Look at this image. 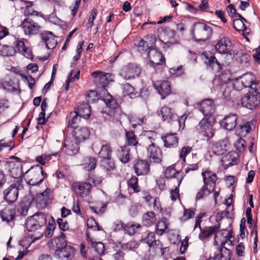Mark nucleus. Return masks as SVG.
I'll use <instances>...</instances> for the list:
<instances>
[{
	"instance_id": "1",
	"label": "nucleus",
	"mask_w": 260,
	"mask_h": 260,
	"mask_svg": "<svg viewBox=\"0 0 260 260\" xmlns=\"http://www.w3.org/2000/svg\"><path fill=\"white\" fill-rule=\"evenodd\" d=\"M191 34L196 42H205L211 38L213 34V29L206 23L197 22L192 26Z\"/></svg>"
},
{
	"instance_id": "2",
	"label": "nucleus",
	"mask_w": 260,
	"mask_h": 260,
	"mask_svg": "<svg viewBox=\"0 0 260 260\" xmlns=\"http://www.w3.org/2000/svg\"><path fill=\"white\" fill-rule=\"evenodd\" d=\"M215 121L214 116L204 118L196 126V129L199 134L207 137V140H209L212 138L214 135L213 124Z\"/></svg>"
},
{
	"instance_id": "3",
	"label": "nucleus",
	"mask_w": 260,
	"mask_h": 260,
	"mask_svg": "<svg viewBox=\"0 0 260 260\" xmlns=\"http://www.w3.org/2000/svg\"><path fill=\"white\" fill-rule=\"evenodd\" d=\"M46 222L45 215L42 213H38L27 217L25 225L28 232H34L43 227Z\"/></svg>"
},
{
	"instance_id": "4",
	"label": "nucleus",
	"mask_w": 260,
	"mask_h": 260,
	"mask_svg": "<svg viewBox=\"0 0 260 260\" xmlns=\"http://www.w3.org/2000/svg\"><path fill=\"white\" fill-rule=\"evenodd\" d=\"M29 173L30 178L27 181V184L30 185H37L41 184L47 174L43 171L42 167L37 165L31 167L25 174Z\"/></svg>"
},
{
	"instance_id": "5",
	"label": "nucleus",
	"mask_w": 260,
	"mask_h": 260,
	"mask_svg": "<svg viewBox=\"0 0 260 260\" xmlns=\"http://www.w3.org/2000/svg\"><path fill=\"white\" fill-rule=\"evenodd\" d=\"M23 188L22 180L17 179L14 183L6 189L3 192L4 199L9 203H14L18 199L19 190Z\"/></svg>"
},
{
	"instance_id": "6",
	"label": "nucleus",
	"mask_w": 260,
	"mask_h": 260,
	"mask_svg": "<svg viewBox=\"0 0 260 260\" xmlns=\"http://www.w3.org/2000/svg\"><path fill=\"white\" fill-rule=\"evenodd\" d=\"M152 40L151 46L150 47V51L148 52V56L150 58V63L152 67L155 66L161 65L165 61V58L161 52L157 50L155 46V38L152 35H149Z\"/></svg>"
},
{
	"instance_id": "7",
	"label": "nucleus",
	"mask_w": 260,
	"mask_h": 260,
	"mask_svg": "<svg viewBox=\"0 0 260 260\" xmlns=\"http://www.w3.org/2000/svg\"><path fill=\"white\" fill-rule=\"evenodd\" d=\"M102 100L104 102L107 107L109 108V110L108 111L106 110L104 112L118 120L120 118L121 114L120 111L118 109V105L116 100L109 93H107V95Z\"/></svg>"
},
{
	"instance_id": "8",
	"label": "nucleus",
	"mask_w": 260,
	"mask_h": 260,
	"mask_svg": "<svg viewBox=\"0 0 260 260\" xmlns=\"http://www.w3.org/2000/svg\"><path fill=\"white\" fill-rule=\"evenodd\" d=\"M241 104L243 107L249 109L255 108L260 105V93L250 89L242 98Z\"/></svg>"
},
{
	"instance_id": "9",
	"label": "nucleus",
	"mask_w": 260,
	"mask_h": 260,
	"mask_svg": "<svg viewBox=\"0 0 260 260\" xmlns=\"http://www.w3.org/2000/svg\"><path fill=\"white\" fill-rule=\"evenodd\" d=\"M141 70L136 64L129 63L121 69L119 75L125 80H127L139 76Z\"/></svg>"
},
{
	"instance_id": "10",
	"label": "nucleus",
	"mask_w": 260,
	"mask_h": 260,
	"mask_svg": "<svg viewBox=\"0 0 260 260\" xmlns=\"http://www.w3.org/2000/svg\"><path fill=\"white\" fill-rule=\"evenodd\" d=\"M240 77L245 85V88L248 87L251 90H255V92L260 93V81L256 80L253 73H246Z\"/></svg>"
},
{
	"instance_id": "11",
	"label": "nucleus",
	"mask_w": 260,
	"mask_h": 260,
	"mask_svg": "<svg viewBox=\"0 0 260 260\" xmlns=\"http://www.w3.org/2000/svg\"><path fill=\"white\" fill-rule=\"evenodd\" d=\"M21 26L23 28L25 35H32L38 34L41 26L36 22L29 18L24 19Z\"/></svg>"
},
{
	"instance_id": "12",
	"label": "nucleus",
	"mask_w": 260,
	"mask_h": 260,
	"mask_svg": "<svg viewBox=\"0 0 260 260\" xmlns=\"http://www.w3.org/2000/svg\"><path fill=\"white\" fill-rule=\"evenodd\" d=\"M51 199V192L50 189L47 188L44 192L36 195L35 202L37 206L40 209H44L48 205Z\"/></svg>"
},
{
	"instance_id": "13",
	"label": "nucleus",
	"mask_w": 260,
	"mask_h": 260,
	"mask_svg": "<svg viewBox=\"0 0 260 260\" xmlns=\"http://www.w3.org/2000/svg\"><path fill=\"white\" fill-rule=\"evenodd\" d=\"M215 49L219 53L221 54H229L230 55L233 53V47L232 42L226 37H222L219 40L215 45Z\"/></svg>"
},
{
	"instance_id": "14",
	"label": "nucleus",
	"mask_w": 260,
	"mask_h": 260,
	"mask_svg": "<svg viewBox=\"0 0 260 260\" xmlns=\"http://www.w3.org/2000/svg\"><path fill=\"white\" fill-rule=\"evenodd\" d=\"M215 104L211 99H206L203 101L200 105L199 110L204 115L205 118L208 116H213L212 114L215 112Z\"/></svg>"
},
{
	"instance_id": "15",
	"label": "nucleus",
	"mask_w": 260,
	"mask_h": 260,
	"mask_svg": "<svg viewBox=\"0 0 260 260\" xmlns=\"http://www.w3.org/2000/svg\"><path fill=\"white\" fill-rule=\"evenodd\" d=\"M75 250L71 245H68L61 250H55L54 255L55 257L61 260L73 259L74 257Z\"/></svg>"
},
{
	"instance_id": "16",
	"label": "nucleus",
	"mask_w": 260,
	"mask_h": 260,
	"mask_svg": "<svg viewBox=\"0 0 260 260\" xmlns=\"http://www.w3.org/2000/svg\"><path fill=\"white\" fill-rule=\"evenodd\" d=\"M153 86L161 96L162 99H165L171 92V85L168 81H156L154 83Z\"/></svg>"
},
{
	"instance_id": "17",
	"label": "nucleus",
	"mask_w": 260,
	"mask_h": 260,
	"mask_svg": "<svg viewBox=\"0 0 260 260\" xmlns=\"http://www.w3.org/2000/svg\"><path fill=\"white\" fill-rule=\"evenodd\" d=\"M73 187L76 193L81 197H84L89 193L92 185L89 182H76L73 183Z\"/></svg>"
},
{
	"instance_id": "18",
	"label": "nucleus",
	"mask_w": 260,
	"mask_h": 260,
	"mask_svg": "<svg viewBox=\"0 0 260 260\" xmlns=\"http://www.w3.org/2000/svg\"><path fill=\"white\" fill-rule=\"evenodd\" d=\"M147 150L151 161L155 163H160L161 161L162 152L159 147L155 145H149Z\"/></svg>"
},
{
	"instance_id": "19",
	"label": "nucleus",
	"mask_w": 260,
	"mask_h": 260,
	"mask_svg": "<svg viewBox=\"0 0 260 260\" xmlns=\"http://www.w3.org/2000/svg\"><path fill=\"white\" fill-rule=\"evenodd\" d=\"M237 120V116L236 114H230L221 120L220 124L224 129L228 131H232L236 126Z\"/></svg>"
},
{
	"instance_id": "20",
	"label": "nucleus",
	"mask_w": 260,
	"mask_h": 260,
	"mask_svg": "<svg viewBox=\"0 0 260 260\" xmlns=\"http://www.w3.org/2000/svg\"><path fill=\"white\" fill-rule=\"evenodd\" d=\"M202 175L203 178L204 185L214 190L215 182L217 179L216 174L210 171H206L202 172Z\"/></svg>"
},
{
	"instance_id": "21",
	"label": "nucleus",
	"mask_w": 260,
	"mask_h": 260,
	"mask_svg": "<svg viewBox=\"0 0 260 260\" xmlns=\"http://www.w3.org/2000/svg\"><path fill=\"white\" fill-rule=\"evenodd\" d=\"M134 169L138 176L146 175L150 171V165L147 160L139 159L136 162Z\"/></svg>"
},
{
	"instance_id": "22",
	"label": "nucleus",
	"mask_w": 260,
	"mask_h": 260,
	"mask_svg": "<svg viewBox=\"0 0 260 260\" xmlns=\"http://www.w3.org/2000/svg\"><path fill=\"white\" fill-rule=\"evenodd\" d=\"M229 147L230 144L228 141L223 139L219 141L213 145L212 151L214 154L217 155H223L226 152Z\"/></svg>"
},
{
	"instance_id": "23",
	"label": "nucleus",
	"mask_w": 260,
	"mask_h": 260,
	"mask_svg": "<svg viewBox=\"0 0 260 260\" xmlns=\"http://www.w3.org/2000/svg\"><path fill=\"white\" fill-rule=\"evenodd\" d=\"M162 119L168 123L173 122L177 119V115L175 113L174 109L168 106H164L160 110Z\"/></svg>"
},
{
	"instance_id": "24",
	"label": "nucleus",
	"mask_w": 260,
	"mask_h": 260,
	"mask_svg": "<svg viewBox=\"0 0 260 260\" xmlns=\"http://www.w3.org/2000/svg\"><path fill=\"white\" fill-rule=\"evenodd\" d=\"M74 112L78 114L80 117L88 119L91 115V107L88 103L83 102L78 105Z\"/></svg>"
},
{
	"instance_id": "25",
	"label": "nucleus",
	"mask_w": 260,
	"mask_h": 260,
	"mask_svg": "<svg viewBox=\"0 0 260 260\" xmlns=\"http://www.w3.org/2000/svg\"><path fill=\"white\" fill-rule=\"evenodd\" d=\"M219 229V226H210L205 227L200 230L199 238L204 241H206L210 237L214 234Z\"/></svg>"
},
{
	"instance_id": "26",
	"label": "nucleus",
	"mask_w": 260,
	"mask_h": 260,
	"mask_svg": "<svg viewBox=\"0 0 260 260\" xmlns=\"http://www.w3.org/2000/svg\"><path fill=\"white\" fill-rule=\"evenodd\" d=\"M161 139L166 147H176L178 145V137L176 133L167 134L165 136L161 137Z\"/></svg>"
},
{
	"instance_id": "27",
	"label": "nucleus",
	"mask_w": 260,
	"mask_h": 260,
	"mask_svg": "<svg viewBox=\"0 0 260 260\" xmlns=\"http://www.w3.org/2000/svg\"><path fill=\"white\" fill-rule=\"evenodd\" d=\"M80 142L73 139L71 141L66 140L64 147H67L65 151L69 155H72L77 153L79 150V143Z\"/></svg>"
},
{
	"instance_id": "28",
	"label": "nucleus",
	"mask_w": 260,
	"mask_h": 260,
	"mask_svg": "<svg viewBox=\"0 0 260 260\" xmlns=\"http://www.w3.org/2000/svg\"><path fill=\"white\" fill-rule=\"evenodd\" d=\"M40 35L43 41L46 43V47L48 49H53L55 47L57 44V41L52 32L45 31L41 34Z\"/></svg>"
},
{
	"instance_id": "29",
	"label": "nucleus",
	"mask_w": 260,
	"mask_h": 260,
	"mask_svg": "<svg viewBox=\"0 0 260 260\" xmlns=\"http://www.w3.org/2000/svg\"><path fill=\"white\" fill-rule=\"evenodd\" d=\"M89 131L85 127H77L74 131L73 135L74 139L79 142L85 141L89 135Z\"/></svg>"
},
{
	"instance_id": "30",
	"label": "nucleus",
	"mask_w": 260,
	"mask_h": 260,
	"mask_svg": "<svg viewBox=\"0 0 260 260\" xmlns=\"http://www.w3.org/2000/svg\"><path fill=\"white\" fill-rule=\"evenodd\" d=\"M15 213V209L10 207H6L0 212V216L3 221L8 223L13 220Z\"/></svg>"
},
{
	"instance_id": "31",
	"label": "nucleus",
	"mask_w": 260,
	"mask_h": 260,
	"mask_svg": "<svg viewBox=\"0 0 260 260\" xmlns=\"http://www.w3.org/2000/svg\"><path fill=\"white\" fill-rule=\"evenodd\" d=\"M129 148L126 145L123 147H120L117 150V156L122 163L126 164L130 160Z\"/></svg>"
},
{
	"instance_id": "32",
	"label": "nucleus",
	"mask_w": 260,
	"mask_h": 260,
	"mask_svg": "<svg viewBox=\"0 0 260 260\" xmlns=\"http://www.w3.org/2000/svg\"><path fill=\"white\" fill-rule=\"evenodd\" d=\"M238 157L239 155L237 152L231 151L222 157V161L226 167H229L237 164Z\"/></svg>"
},
{
	"instance_id": "33",
	"label": "nucleus",
	"mask_w": 260,
	"mask_h": 260,
	"mask_svg": "<svg viewBox=\"0 0 260 260\" xmlns=\"http://www.w3.org/2000/svg\"><path fill=\"white\" fill-rule=\"evenodd\" d=\"M225 242L221 243L222 248L219 249V252L215 256L214 260H230L231 252L229 249L224 247Z\"/></svg>"
},
{
	"instance_id": "34",
	"label": "nucleus",
	"mask_w": 260,
	"mask_h": 260,
	"mask_svg": "<svg viewBox=\"0 0 260 260\" xmlns=\"http://www.w3.org/2000/svg\"><path fill=\"white\" fill-rule=\"evenodd\" d=\"M30 204V203L27 201H22L19 202L16 206L17 213L22 216H26Z\"/></svg>"
},
{
	"instance_id": "35",
	"label": "nucleus",
	"mask_w": 260,
	"mask_h": 260,
	"mask_svg": "<svg viewBox=\"0 0 260 260\" xmlns=\"http://www.w3.org/2000/svg\"><path fill=\"white\" fill-rule=\"evenodd\" d=\"M233 25L236 30L238 31H242L244 36L249 34V32H247V29L244 23H243V20H241L240 18L237 17L234 18L233 21Z\"/></svg>"
},
{
	"instance_id": "36",
	"label": "nucleus",
	"mask_w": 260,
	"mask_h": 260,
	"mask_svg": "<svg viewBox=\"0 0 260 260\" xmlns=\"http://www.w3.org/2000/svg\"><path fill=\"white\" fill-rule=\"evenodd\" d=\"M206 63L211 67L217 72L221 71L222 69V65L218 61L214 56L211 55L210 57H207V61H206Z\"/></svg>"
},
{
	"instance_id": "37",
	"label": "nucleus",
	"mask_w": 260,
	"mask_h": 260,
	"mask_svg": "<svg viewBox=\"0 0 260 260\" xmlns=\"http://www.w3.org/2000/svg\"><path fill=\"white\" fill-rule=\"evenodd\" d=\"M112 152V150L110 144H106L102 146L98 155L99 157L101 158L102 159L109 158L111 157Z\"/></svg>"
},
{
	"instance_id": "38",
	"label": "nucleus",
	"mask_w": 260,
	"mask_h": 260,
	"mask_svg": "<svg viewBox=\"0 0 260 260\" xmlns=\"http://www.w3.org/2000/svg\"><path fill=\"white\" fill-rule=\"evenodd\" d=\"M155 221V215L152 211L148 212L143 216V224L145 226H149L153 224Z\"/></svg>"
},
{
	"instance_id": "39",
	"label": "nucleus",
	"mask_w": 260,
	"mask_h": 260,
	"mask_svg": "<svg viewBox=\"0 0 260 260\" xmlns=\"http://www.w3.org/2000/svg\"><path fill=\"white\" fill-rule=\"evenodd\" d=\"M123 90L124 95L129 96L131 99H135L139 95V93L135 92V88L129 83L123 85Z\"/></svg>"
},
{
	"instance_id": "40",
	"label": "nucleus",
	"mask_w": 260,
	"mask_h": 260,
	"mask_svg": "<svg viewBox=\"0 0 260 260\" xmlns=\"http://www.w3.org/2000/svg\"><path fill=\"white\" fill-rule=\"evenodd\" d=\"M86 236L88 242H90L92 246L94 248L95 250L99 254H102L104 253L105 246L102 242H94L90 238L88 231H86Z\"/></svg>"
},
{
	"instance_id": "41",
	"label": "nucleus",
	"mask_w": 260,
	"mask_h": 260,
	"mask_svg": "<svg viewBox=\"0 0 260 260\" xmlns=\"http://www.w3.org/2000/svg\"><path fill=\"white\" fill-rule=\"evenodd\" d=\"M80 118L78 114L75 112H71L68 121V126L74 128V129L76 127H79L77 124L80 120Z\"/></svg>"
},
{
	"instance_id": "42",
	"label": "nucleus",
	"mask_w": 260,
	"mask_h": 260,
	"mask_svg": "<svg viewBox=\"0 0 260 260\" xmlns=\"http://www.w3.org/2000/svg\"><path fill=\"white\" fill-rule=\"evenodd\" d=\"M101 166L106 171H111L115 168L114 162L111 157L101 160Z\"/></svg>"
},
{
	"instance_id": "43",
	"label": "nucleus",
	"mask_w": 260,
	"mask_h": 260,
	"mask_svg": "<svg viewBox=\"0 0 260 260\" xmlns=\"http://www.w3.org/2000/svg\"><path fill=\"white\" fill-rule=\"evenodd\" d=\"M91 75L93 77L98 79L99 82L101 84L102 87H105L107 84L106 75L103 72L100 71H94L91 74Z\"/></svg>"
},
{
	"instance_id": "44",
	"label": "nucleus",
	"mask_w": 260,
	"mask_h": 260,
	"mask_svg": "<svg viewBox=\"0 0 260 260\" xmlns=\"http://www.w3.org/2000/svg\"><path fill=\"white\" fill-rule=\"evenodd\" d=\"M55 227L56 223L55 220L53 217H51L48 221V226L45 234V237L47 238H50L52 237Z\"/></svg>"
},
{
	"instance_id": "45",
	"label": "nucleus",
	"mask_w": 260,
	"mask_h": 260,
	"mask_svg": "<svg viewBox=\"0 0 260 260\" xmlns=\"http://www.w3.org/2000/svg\"><path fill=\"white\" fill-rule=\"evenodd\" d=\"M52 243H53L55 251V250L62 249V248L68 245L67 240L61 238H54Z\"/></svg>"
},
{
	"instance_id": "46",
	"label": "nucleus",
	"mask_w": 260,
	"mask_h": 260,
	"mask_svg": "<svg viewBox=\"0 0 260 260\" xmlns=\"http://www.w3.org/2000/svg\"><path fill=\"white\" fill-rule=\"evenodd\" d=\"M180 175V173L177 172L174 166H170L167 168L164 173V177L166 178H172L173 177L178 178Z\"/></svg>"
},
{
	"instance_id": "47",
	"label": "nucleus",
	"mask_w": 260,
	"mask_h": 260,
	"mask_svg": "<svg viewBox=\"0 0 260 260\" xmlns=\"http://www.w3.org/2000/svg\"><path fill=\"white\" fill-rule=\"evenodd\" d=\"M126 141L129 145L136 146L138 144L137 137L134 133L132 131H127L125 133Z\"/></svg>"
},
{
	"instance_id": "48",
	"label": "nucleus",
	"mask_w": 260,
	"mask_h": 260,
	"mask_svg": "<svg viewBox=\"0 0 260 260\" xmlns=\"http://www.w3.org/2000/svg\"><path fill=\"white\" fill-rule=\"evenodd\" d=\"M12 176L16 179L15 181L17 180V179H21L24 177V173L22 171V168L21 165H19L16 168H13L11 171ZM23 181V180H22Z\"/></svg>"
},
{
	"instance_id": "49",
	"label": "nucleus",
	"mask_w": 260,
	"mask_h": 260,
	"mask_svg": "<svg viewBox=\"0 0 260 260\" xmlns=\"http://www.w3.org/2000/svg\"><path fill=\"white\" fill-rule=\"evenodd\" d=\"M127 185L129 188L133 189L135 192L140 191L138 186V179L136 176L132 177L127 181Z\"/></svg>"
},
{
	"instance_id": "50",
	"label": "nucleus",
	"mask_w": 260,
	"mask_h": 260,
	"mask_svg": "<svg viewBox=\"0 0 260 260\" xmlns=\"http://www.w3.org/2000/svg\"><path fill=\"white\" fill-rule=\"evenodd\" d=\"M212 191H214V190H212L211 188H208L206 185H203L200 190L197 193L196 199V200H200L204 196L209 194Z\"/></svg>"
},
{
	"instance_id": "51",
	"label": "nucleus",
	"mask_w": 260,
	"mask_h": 260,
	"mask_svg": "<svg viewBox=\"0 0 260 260\" xmlns=\"http://www.w3.org/2000/svg\"><path fill=\"white\" fill-rule=\"evenodd\" d=\"M100 95L94 90H89L86 95V101L88 103H94L100 99Z\"/></svg>"
},
{
	"instance_id": "52",
	"label": "nucleus",
	"mask_w": 260,
	"mask_h": 260,
	"mask_svg": "<svg viewBox=\"0 0 260 260\" xmlns=\"http://www.w3.org/2000/svg\"><path fill=\"white\" fill-rule=\"evenodd\" d=\"M192 150V147L189 146H184L179 150V157L183 162H186V156Z\"/></svg>"
},
{
	"instance_id": "53",
	"label": "nucleus",
	"mask_w": 260,
	"mask_h": 260,
	"mask_svg": "<svg viewBox=\"0 0 260 260\" xmlns=\"http://www.w3.org/2000/svg\"><path fill=\"white\" fill-rule=\"evenodd\" d=\"M167 228L168 226L166 221H158L156 225V234L158 235H162Z\"/></svg>"
},
{
	"instance_id": "54",
	"label": "nucleus",
	"mask_w": 260,
	"mask_h": 260,
	"mask_svg": "<svg viewBox=\"0 0 260 260\" xmlns=\"http://www.w3.org/2000/svg\"><path fill=\"white\" fill-rule=\"evenodd\" d=\"M15 49L11 46H3L1 50V54L4 56L13 55L15 52Z\"/></svg>"
},
{
	"instance_id": "55",
	"label": "nucleus",
	"mask_w": 260,
	"mask_h": 260,
	"mask_svg": "<svg viewBox=\"0 0 260 260\" xmlns=\"http://www.w3.org/2000/svg\"><path fill=\"white\" fill-rule=\"evenodd\" d=\"M246 142L242 138H240L237 141L236 143L235 144V146L237 149V150L240 152L242 153L244 151L245 147H246Z\"/></svg>"
},
{
	"instance_id": "56",
	"label": "nucleus",
	"mask_w": 260,
	"mask_h": 260,
	"mask_svg": "<svg viewBox=\"0 0 260 260\" xmlns=\"http://www.w3.org/2000/svg\"><path fill=\"white\" fill-rule=\"evenodd\" d=\"M96 161L95 158L89 157L88 158V161L85 164V168L88 171H91L96 167Z\"/></svg>"
},
{
	"instance_id": "57",
	"label": "nucleus",
	"mask_w": 260,
	"mask_h": 260,
	"mask_svg": "<svg viewBox=\"0 0 260 260\" xmlns=\"http://www.w3.org/2000/svg\"><path fill=\"white\" fill-rule=\"evenodd\" d=\"M233 87L235 90L238 91L245 88V85L244 84L242 79H240V77L236 78L233 80Z\"/></svg>"
},
{
	"instance_id": "58",
	"label": "nucleus",
	"mask_w": 260,
	"mask_h": 260,
	"mask_svg": "<svg viewBox=\"0 0 260 260\" xmlns=\"http://www.w3.org/2000/svg\"><path fill=\"white\" fill-rule=\"evenodd\" d=\"M144 241L149 246L152 247L156 245V240H155V235L153 233L150 232L147 234V236L144 239Z\"/></svg>"
},
{
	"instance_id": "59",
	"label": "nucleus",
	"mask_w": 260,
	"mask_h": 260,
	"mask_svg": "<svg viewBox=\"0 0 260 260\" xmlns=\"http://www.w3.org/2000/svg\"><path fill=\"white\" fill-rule=\"evenodd\" d=\"M156 133L154 131L148 132L145 136L146 141L147 143H150V144L149 145H155L154 141L156 138Z\"/></svg>"
},
{
	"instance_id": "60",
	"label": "nucleus",
	"mask_w": 260,
	"mask_h": 260,
	"mask_svg": "<svg viewBox=\"0 0 260 260\" xmlns=\"http://www.w3.org/2000/svg\"><path fill=\"white\" fill-rule=\"evenodd\" d=\"M87 225L89 229H92L95 231L102 230V228L98 224L96 221L93 218H90L87 220Z\"/></svg>"
},
{
	"instance_id": "61",
	"label": "nucleus",
	"mask_w": 260,
	"mask_h": 260,
	"mask_svg": "<svg viewBox=\"0 0 260 260\" xmlns=\"http://www.w3.org/2000/svg\"><path fill=\"white\" fill-rule=\"evenodd\" d=\"M147 119L144 116L141 117H134L130 121L132 122V124L133 127H135L137 125H141L145 123Z\"/></svg>"
},
{
	"instance_id": "62",
	"label": "nucleus",
	"mask_w": 260,
	"mask_h": 260,
	"mask_svg": "<svg viewBox=\"0 0 260 260\" xmlns=\"http://www.w3.org/2000/svg\"><path fill=\"white\" fill-rule=\"evenodd\" d=\"M96 11L97 10L96 9H93L92 10L89 17L88 22L87 24V27L91 28L93 26L94 20L95 19L97 15Z\"/></svg>"
},
{
	"instance_id": "63",
	"label": "nucleus",
	"mask_w": 260,
	"mask_h": 260,
	"mask_svg": "<svg viewBox=\"0 0 260 260\" xmlns=\"http://www.w3.org/2000/svg\"><path fill=\"white\" fill-rule=\"evenodd\" d=\"M57 223L61 230L66 231L69 229V225L68 222L66 220L62 218H58L57 220Z\"/></svg>"
},
{
	"instance_id": "64",
	"label": "nucleus",
	"mask_w": 260,
	"mask_h": 260,
	"mask_svg": "<svg viewBox=\"0 0 260 260\" xmlns=\"http://www.w3.org/2000/svg\"><path fill=\"white\" fill-rule=\"evenodd\" d=\"M170 73L172 75H175L176 76H180L184 73L182 66H180L177 67H174L170 69Z\"/></svg>"
}]
</instances>
